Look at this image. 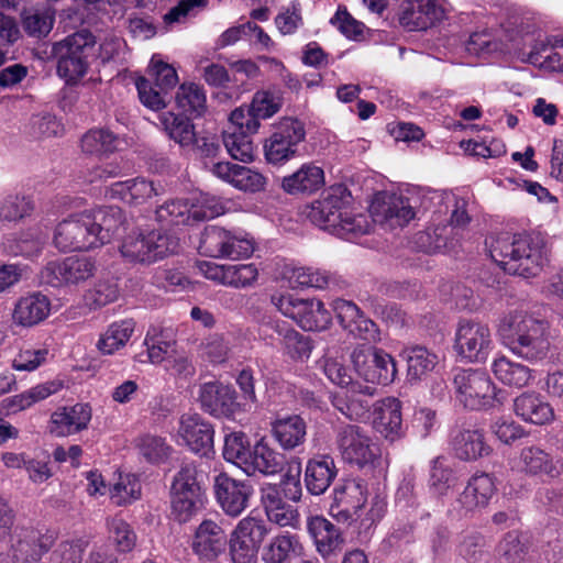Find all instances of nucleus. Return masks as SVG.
Listing matches in <instances>:
<instances>
[{
  "instance_id": "nucleus-1",
  "label": "nucleus",
  "mask_w": 563,
  "mask_h": 563,
  "mask_svg": "<svg viewBox=\"0 0 563 563\" xmlns=\"http://www.w3.org/2000/svg\"><path fill=\"white\" fill-rule=\"evenodd\" d=\"M549 247L540 232L498 235L489 242L492 260L511 275L530 278L537 276L549 263Z\"/></svg>"
},
{
  "instance_id": "nucleus-2",
  "label": "nucleus",
  "mask_w": 563,
  "mask_h": 563,
  "mask_svg": "<svg viewBox=\"0 0 563 563\" xmlns=\"http://www.w3.org/2000/svg\"><path fill=\"white\" fill-rule=\"evenodd\" d=\"M503 343L528 362L544 360L551 347L550 324L523 310L507 313L499 325Z\"/></svg>"
},
{
  "instance_id": "nucleus-3",
  "label": "nucleus",
  "mask_w": 563,
  "mask_h": 563,
  "mask_svg": "<svg viewBox=\"0 0 563 563\" xmlns=\"http://www.w3.org/2000/svg\"><path fill=\"white\" fill-rule=\"evenodd\" d=\"M222 213V201L203 192H194L189 198L168 201L156 210L158 221L174 225H192Z\"/></svg>"
},
{
  "instance_id": "nucleus-4",
  "label": "nucleus",
  "mask_w": 563,
  "mask_h": 563,
  "mask_svg": "<svg viewBox=\"0 0 563 563\" xmlns=\"http://www.w3.org/2000/svg\"><path fill=\"white\" fill-rule=\"evenodd\" d=\"M200 253L213 258L240 260L250 257L254 250V240L241 229L228 230L217 225L205 229Z\"/></svg>"
},
{
  "instance_id": "nucleus-5",
  "label": "nucleus",
  "mask_w": 563,
  "mask_h": 563,
  "mask_svg": "<svg viewBox=\"0 0 563 563\" xmlns=\"http://www.w3.org/2000/svg\"><path fill=\"white\" fill-rule=\"evenodd\" d=\"M306 139L305 123L292 117L282 118L265 140L264 155L272 165H284L299 155V146Z\"/></svg>"
},
{
  "instance_id": "nucleus-6",
  "label": "nucleus",
  "mask_w": 563,
  "mask_h": 563,
  "mask_svg": "<svg viewBox=\"0 0 563 563\" xmlns=\"http://www.w3.org/2000/svg\"><path fill=\"white\" fill-rule=\"evenodd\" d=\"M178 247L179 243L176 238L166 232L153 230L146 234L142 232L129 234L120 251L122 256L131 262L151 264L168 254L176 253Z\"/></svg>"
},
{
  "instance_id": "nucleus-7",
  "label": "nucleus",
  "mask_w": 563,
  "mask_h": 563,
  "mask_svg": "<svg viewBox=\"0 0 563 563\" xmlns=\"http://www.w3.org/2000/svg\"><path fill=\"white\" fill-rule=\"evenodd\" d=\"M336 446L344 462L360 468L375 467L380 459L378 444L356 424H346L338 431Z\"/></svg>"
},
{
  "instance_id": "nucleus-8",
  "label": "nucleus",
  "mask_w": 563,
  "mask_h": 563,
  "mask_svg": "<svg viewBox=\"0 0 563 563\" xmlns=\"http://www.w3.org/2000/svg\"><path fill=\"white\" fill-rule=\"evenodd\" d=\"M271 300L280 313L306 331H322L331 324L332 316L320 300L290 295H274Z\"/></svg>"
},
{
  "instance_id": "nucleus-9",
  "label": "nucleus",
  "mask_w": 563,
  "mask_h": 563,
  "mask_svg": "<svg viewBox=\"0 0 563 563\" xmlns=\"http://www.w3.org/2000/svg\"><path fill=\"white\" fill-rule=\"evenodd\" d=\"M92 223L87 210L74 212L59 221L53 232V244L62 253L97 249Z\"/></svg>"
},
{
  "instance_id": "nucleus-10",
  "label": "nucleus",
  "mask_w": 563,
  "mask_h": 563,
  "mask_svg": "<svg viewBox=\"0 0 563 563\" xmlns=\"http://www.w3.org/2000/svg\"><path fill=\"white\" fill-rule=\"evenodd\" d=\"M269 532L266 522L257 517L241 519L229 537L232 563H255L258 550Z\"/></svg>"
},
{
  "instance_id": "nucleus-11",
  "label": "nucleus",
  "mask_w": 563,
  "mask_h": 563,
  "mask_svg": "<svg viewBox=\"0 0 563 563\" xmlns=\"http://www.w3.org/2000/svg\"><path fill=\"white\" fill-rule=\"evenodd\" d=\"M351 363L357 376L373 385H388L394 382L397 369L394 358L385 351L357 345L351 353Z\"/></svg>"
},
{
  "instance_id": "nucleus-12",
  "label": "nucleus",
  "mask_w": 563,
  "mask_h": 563,
  "mask_svg": "<svg viewBox=\"0 0 563 563\" xmlns=\"http://www.w3.org/2000/svg\"><path fill=\"white\" fill-rule=\"evenodd\" d=\"M456 399L472 410L490 406L496 387L489 376L479 369H459L453 378Z\"/></svg>"
},
{
  "instance_id": "nucleus-13",
  "label": "nucleus",
  "mask_w": 563,
  "mask_h": 563,
  "mask_svg": "<svg viewBox=\"0 0 563 563\" xmlns=\"http://www.w3.org/2000/svg\"><path fill=\"white\" fill-rule=\"evenodd\" d=\"M453 349L462 360L485 362L493 349L490 329L482 322L461 320L455 329Z\"/></svg>"
},
{
  "instance_id": "nucleus-14",
  "label": "nucleus",
  "mask_w": 563,
  "mask_h": 563,
  "mask_svg": "<svg viewBox=\"0 0 563 563\" xmlns=\"http://www.w3.org/2000/svg\"><path fill=\"white\" fill-rule=\"evenodd\" d=\"M97 272V264L89 256H69L51 261L41 272L42 282L52 287L79 286Z\"/></svg>"
},
{
  "instance_id": "nucleus-15",
  "label": "nucleus",
  "mask_w": 563,
  "mask_h": 563,
  "mask_svg": "<svg viewBox=\"0 0 563 563\" xmlns=\"http://www.w3.org/2000/svg\"><path fill=\"white\" fill-rule=\"evenodd\" d=\"M352 203L346 187L335 185L323 191L321 197L307 207V218L320 229L332 233L341 213Z\"/></svg>"
},
{
  "instance_id": "nucleus-16",
  "label": "nucleus",
  "mask_w": 563,
  "mask_h": 563,
  "mask_svg": "<svg viewBox=\"0 0 563 563\" xmlns=\"http://www.w3.org/2000/svg\"><path fill=\"white\" fill-rule=\"evenodd\" d=\"M373 221L388 229L402 228L415 217L410 199L401 194L379 192L371 205Z\"/></svg>"
},
{
  "instance_id": "nucleus-17",
  "label": "nucleus",
  "mask_w": 563,
  "mask_h": 563,
  "mask_svg": "<svg viewBox=\"0 0 563 563\" xmlns=\"http://www.w3.org/2000/svg\"><path fill=\"white\" fill-rule=\"evenodd\" d=\"M213 490L222 511L232 518L246 510L253 495V487L249 482L235 479L225 473L214 477Z\"/></svg>"
},
{
  "instance_id": "nucleus-18",
  "label": "nucleus",
  "mask_w": 563,
  "mask_h": 563,
  "mask_svg": "<svg viewBox=\"0 0 563 563\" xmlns=\"http://www.w3.org/2000/svg\"><path fill=\"white\" fill-rule=\"evenodd\" d=\"M367 484L363 479H346L333 489L330 515L344 522L354 516L360 517L358 512L367 501Z\"/></svg>"
},
{
  "instance_id": "nucleus-19",
  "label": "nucleus",
  "mask_w": 563,
  "mask_h": 563,
  "mask_svg": "<svg viewBox=\"0 0 563 563\" xmlns=\"http://www.w3.org/2000/svg\"><path fill=\"white\" fill-rule=\"evenodd\" d=\"M229 537L213 519H203L195 529L191 550L201 560L214 561L225 553Z\"/></svg>"
},
{
  "instance_id": "nucleus-20",
  "label": "nucleus",
  "mask_w": 563,
  "mask_h": 563,
  "mask_svg": "<svg viewBox=\"0 0 563 563\" xmlns=\"http://www.w3.org/2000/svg\"><path fill=\"white\" fill-rule=\"evenodd\" d=\"M514 471L536 477L553 479L560 475V466L553 456L538 445H528L520 450L511 461Z\"/></svg>"
},
{
  "instance_id": "nucleus-21",
  "label": "nucleus",
  "mask_w": 563,
  "mask_h": 563,
  "mask_svg": "<svg viewBox=\"0 0 563 563\" xmlns=\"http://www.w3.org/2000/svg\"><path fill=\"white\" fill-rule=\"evenodd\" d=\"M332 309L341 325L353 336L368 342L379 340L376 324L354 302L338 298L332 301Z\"/></svg>"
},
{
  "instance_id": "nucleus-22",
  "label": "nucleus",
  "mask_w": 563,
  "mask_h": 563,
  "mask_svg": "<svg viewBox=\"0 0 563 563\" xmlns=\"http://www.w3.org/2000/svg\"><path fill=\"white\" fill-rule=\"evenodd\" d=\"M202 409L214 417H232L240 410L233 387L219 382L205 383L199 388Z\"/></svg>"
},
{
  "instance_id": "nucleus-23",
  "label": "nucleus",
  "mask_w": 563,
  "mask_h": 563,
  "mask_svg": "<svg viewBox=\"0 0 563 563\" xmlns=\"http://www.w3.org/2000/svg\"><path fill=\"white\" fill-rule=\"evenodd\" d=\"M376 393V388L361 383L342 389L332 397V405L336 410L351 420H360L367 416L371 405L369 398Z\"/></svg>"
},
{
  "instance_id": "nucleus-24",
  "label": "nucleus",
  "mask_w": 563,
  "mask_h": 563,
  "mask_svg": "<svg viewBox=\"0 0 563 563\" xmlns=\"http://www.w3.org/2000/svg\"><path fill=\"white\" fill-rule=\"evenodd\" d=\"M443 15L444 11L437 0H406L401 4L399 22L409 31L426 30Z\"/></svg>"
},
{
  "instance_id": "nucleus-25",
  "label": "nucleus",
  "mask_w": 563,
  "mask_h": 563,
  "mask_svg": "<svg viewBox=\"0 0 563 563\" xmlns=\"http://www.w3.org/2000/svg\"><path fill=\"white\" fill-rule=\"evenodd\" d=\"M211 173L236 189L249 192L263 190L267 181L266 177L257 170L230 162L213 164Z\"/></svg>"
},
{
  "instance_id": "nucleus-26",
  "label": "nucleus",
  "mask_w": 563,
  "mask_h": 563,
  "mask_svg": "<svg viewBox=\"0 0 563 563\" xmlns=\"http://www.w3.org/2000/svg\"><path fill=\"white\" fill-rule=\"evenodd\" d=\"M307 531L322 558L327 559L341 552L344 544L342 532L323 516L308 518Z\"/></svg>"
},
{
  "instance_id": "nucleus-27",
  "label": "nucleus",
  "mask_w": 563,
  "mask_h": 563,
  "mask_svg": "<svg viewBox=\"0 0 563 563\" xmlns=\"http://www.w3.org/2000/svg\"><path fill=\"white\" fill-rule=\"evenodd\" d=\"M91 416V408L87 404L58 408L51 416L49 431L57 437L76 434L88 428Z\"/></svg>"
},
{
  "instance_id": "nucleus-28",
  "label": "nucleus",
  "mask_w": 563,
  "mask_h": 563,
  "mask_svg": "<svg viewBox=\"0 0 563 563\" xmlns=\"http://www.w3.org/2000/svg\"><path fill=\"white\" fill-rule=\"evenodd\" d=\"M178 435L195 453H206L213 444L212 426L198 413H185L179 420Z\"/></svg>"
},
{
  "instance_id": "nucleus-29",
  "label": "nucleus",
  "mask_w": 563,
  "mask_h": 563,
  "mask_svg": "<svg viewBox=\"0 0 563 563\" xmlns=\"http://www.w3.org/2000/svg\"><path fill=\"white\" fill-rule=\"evenodd\" d=\"M496 493L495 479L487 473L473 475L456 503L465 514L485 508Z\"/></svg>"
},
{
  "instance_id": "nucleus-30",
  "label": "nucleus",
  "mask_w": 563,
  "mask_h": 563,
  "mask_svg": "<svg viewBox=\"0 0 563 563\" xmlns=\"http://www.w3.org/2000/svg\"><path fill=\"white\" fill-rule=\"evenodd\" d=\"M51 300L42 292H32L18 299L12 311L14 324L31 328L43 322L51 314Z\"/></svg>"
},
{
  "instance_id": "nucleus-31",
  "label": "nucleus",
  "mask_w": 563,
  "mask_h": 563,
  "mask_svg": "<svg viewBox=\"0 0 563 563\" xmlns=\"http://www.w3.org/2000/svg\"><path fill=\"white\" fill-rule=\"evenodd\" d=\"M54 542V533L26 530L12 545V559L15 563H36Z\"/></svg>"
},
{
  "instance_id": "nucleus-32",
  "label": "nucleus",
  "mask_w": 563,
  "mask_h": 563,
  "mask_svg": "<svg viewBox=\"0 0 563 563\" xmlns=\"http://www.w3.org/2000/svg\"><path fill=\"white\" fill-rule=\"evenodd\" d=\"M303 552V545L297 534L284 531L272 537L262 548L263 563H292Z\"/></svg>"
},
{
  "instance_id": "nucleus-33",
  "label": "nucleus",
  "mask_w": 563,
  "mask_h": 563,
  "mask_svg": "<svg viewBox=\"0 0 563 563\" xmlns=\"http://www.w3.org/2000/svg\"><path fill=\"white\" fill-rule=\"evenodd\" d=\"M324 172L317 164H302L292 174L282 179V188L288 195H311L324 185Z\"/></svg>"
},
{
  "instance_id": "nucleus-34",
  "label": "nucleus",
  "mask_w": 563,
  "mask_h": 563,
  "mask_svg": "<svg viewBox=\"0 0 563 563\" xmlns=\"http://www.w3.org/2000/svg\"><path fill=\"white\" fill-rule=\"evenodd\" d=\"M373 426L375 430L389 440L401 434L402 418L401 404L397 398L387 397L374 405Z\"/></svg>"
},
{
  "instance_id": "nucleus-35",
  "label": "nucleus",
  "mask_w": 563,
  "mask_h": 563,
  "mask_svg": "<svg viewBox=\"0 0 563 563\" xmlns=\"http://www.w3.org/2000/svg\"><path fill=\"white\" fill-rule=\"evenodd\" d=\"M87 212L92 223L93 235L97 239V247L110 242L125 222L122 210L117 206L93 208Z\"/></svg>"
},
{
  "instance_id": "nucleus-36",
  "label": "nucleus",
  "mask_w": 563,
  "mask_h": 563,
  "mask_svg": "<svg viewBox=\"0 0 563 563\" xmlns=\"http://www.w3.org/2000/svg\"><path fill=\"white\" fill-rule=\"evenodd\" d=\"M156 195L158 190L154 183L144 177L114 183L106 191L107 197L133 206L143 205Z\"/></svg>"
},
{
  "instance_id": "nucleus-37",
  "label": "nucleus",
  "mask_w": 563,
  "mask_h": 563,
  "mask_svg": "<svg viewBox=\"0 0 563 563\" xmlns=\"http://www.w3.org/2000/svg\"><path fill=\"white\" fill-rule=\"evenodd\" d=\"M247 456L242 471L249 476L257 473L266 476L275 475L283 470L285 463V456L263 440L256 442Z\"/></svg>"
},
{
  "instance_id": "nucleus-38",
  "label": "nucleus",
  "mask_w": 563,
  "mask_h": 563,
  "mask_svg": "<svg viewBox=\"0 0 563 563\" xmlns=\"http://www.w3.org/2000/svg\"><path fill=\"white\" fill-rule=\"evenodd\" d=\"M451 448L454 455L461 461H476L493 452L492 446L486 442L484 432L476 429L457 431L451 440Z\"/></svg>"
},
{
  "instance_id": "nucleus-39",
  "label": "nucleus",
  "mask_w": 563,
  "mask_h": 563,
  "mask_svg": "<svg viewBox=\"0 0 563 563\" xmlns=\"http://www.w3.org/2000/svg\"><path fill=\"white\" fill-rule=\"evenodd\" d=\"M338 470L330 455H317L307 462L305 483L312 495L323 494L336 477Z\"/></svg>"
},
{
  "instance_id": "nucleus-40",
  "label": "nucleus",
  "mask_w": 563,
  "mask_h": 563,
  "mask_svg": "<svg viewBox=\"0 0 563 563\" xmlns=\"http://www.w3.org/2000/svg\"><path fill=\"white\" fill-rule=\"evenodd\" d=\"M272 433L284 450H292L305 442L307 426L300 416H287L272 423Z\"/></svg>"
},
{
  "instance_id": "nucleus-41",
  "label": "nucleus",
  "mask_w": 563,
  "mask_h": 563,
  "mask_svg": "<svg viewBox=\"0 0 563 563\" xmlns=\"http://www.w3.org/2000/svg\"><path fill=\"white\" fill-rule=\"evenodd\" d=\"M490 368L495 378L509 387L523 388L533 379L532 369L506 356L496 357Z\"/></svg>"
},
{
  "instance_id": "nucleus-42",
  "label": "nucleus",
  "mask_w": 563,
  "mask_h": 563,
  "mask_svg": "<svg viewBox=\"0 0 563 563\" xmlns=\"http://www.w3.org/2000/svg\"><path fill=\"white\" fill-rule=\"evenodd\" d=\"M523 60L544 70L563 71V40L537 42Z\"/></svg>"
},
{
  "instance_id": "nucleus-43",
  "label": "nucleus",
  "mask_w": 563,
  "mask_h": 563,
  "mask_svg": "<svg viewBox=\"0 0 563 563\" xmlns=\"http://www.w3.org/2000/svg\"><path fill=\"white\" fill-rule=\"evenodd\" d=\"M514 409L517 416L534 424H544L554 418L552 407L534 394H522L517 397Z\"/></svg>"
},
{
  "instance_id": "nucleus-44",
  "label": "nucleus",
  "mask_w": 563,
  "mask_h": 563,
  "mask_svg": "<svg viewBox=\"0 0 563 563\" xmlns=\"http://www.w3.org/2000/svg\"><path fill=\"white\" fill-rule=\"evenodd\" d=\"M404 358L407 362V377L410 382L422 379L432 372L439 363L438 355L421 345L404 350Z\"/></svg>"
},
{
  "instance_id": "nucleus-45",
  "label": "nucleus",
  "mask_w": 563,
  "mask_h": 563,
  "mask_svg": "<svg viewBox=\"0 0 563 563\" xmlns=\"http://www.w3.org/2000/svg\"><path fill=\"white\" fill-rule=\"evenodd\" d=\"M275 331L280 336L283 354L295 362L307 361L312 352V343L309 336L291 328L277 325Z\"/></svg>"
},
{
  "instance_id": "nucleus-46",
  "label": "nucleus",
  "mask_w": 563,
  "mask_h": 563,
  "mask_svg": "<svg viewBox=\"0 0 563 563\" xmlns=\"http://www.w3.org/2000/svg\"><path fill=\"white\" fill-rule=\"evenodd\" d=\"M159 123L168 137L181 147L195 144V126L188 118L174 112H165L161 114Z\"/></svg>"
},
{
  "instance_id": "nucleus-47",
  "label": "nucleus",
  "mask_w": 563,
  "mask_h": 563,
  "mask_svg": "<svg viewBox=\"0 0 563 563\" xmlns=\"http://www.w3.org/2000/svg\"><path fill=\"white\" fill-rule=\"evenodd\" d=\"M134 329L135 323L131 319L113 322L100 335L97 342L98 350L102 354H113L126 344L132 336Z\"/></svg>"
},
{
  "instance_id": "nucleus-48",
  "label": "nucleus",
  "mask_w": 563,
  "mask_h": 563,
  "mask_svg": "<svg viewBox=\"0 0 563 563\" xmlns=\"http://www.w3.org/2000/svg\"><path fill=\"white\" fill-rule=\"evenodd\" d=\"M371 227L372 224L368 217L361 212H354L350 205L341 213L331 234L338 235L344 240H354L368 233Z\"/></svg>"
},
{
  "instance_id": "nucleus-49",
  "label": "nucleus",
  "mask_w": 563,
  "mask_h": 563,
  "mask_svg": "<svg viewBox=\"0 0 563 563\" xmlns=\"http://www.w3.org/2000/svg\"><path fill=\"white\" fill-rule=\"evenodd\" d=\"M176 106L184 113L200 117L207 109V96L205 89L194 82L179 86L175 96Z\"/></svg>"
},
{
  "instance_id": "nucleus-50",
  "label": "nucleus",
  "mask_w": 563,
  "mask_h": 563,
  "mask_svg": "<svg viewBox=\"0 0 563 563\" xmlns=\"http://www.w3.org/2000/svg\"><path fill=\"white\" fill-rule=\"evenodd\" d=\"M453 235V228L445 221H433L416 238L417 245L424 252H439L449 247Z\"/></svg>"
},
{
  "instance_id": "nucleus-51",
  "label": "nucleus",
  "mask_w": 563,
  "mask_h": 563,
  "mask_svg": "<svg viewBox=\"0 0 563 563\" xmlns=\"http://www.w3.org/2000/svg\"><path fill=\"white\" fill-rule=\"evenodd\" d=\"M123 144V140L107 129L90 130L81 139V147L89 154H110Z\"/></svg>"
},
{
  "instance_id": "nucleus-52",
  "label": "nucleus",
  "mask_w": 563,
  "mask_h": 563,
  "mask_svg": "<svg viewBox=\"0 0 563 563\" xmlns=\"http://www.w3.org/2000/svg\"><path fill=\"white\" fill-rule=\"evenodd\" d=\"M23 30L29 36L42 38L48 35L55 22V11L46 9L24 10L21 14Z\"/></svg>"
},
{
  "instance_id": "nucleus-53",
  "label": "nucleus",
  "mask_w": 563,
  "mask_h": 563,
  "mask_svg": "<svg viewBox=\"0 0 563 563\" xmlns=\"http://www.w3.org/2000/svg\"><path fill=\"white\" fill-rule=\"evenodd\" d=\"M108 539L119 553H129L136 545V533L124 519L114 516L106 521Z\"/></svg>"
},
{
  "instance_id": "nucleus-54",
  "label": "nucleus",
  "mask_w": 563,
  "mask_h": 563,
  "mask_svg": "<svg viewBox=\"0 0 563 563\" xmlns=\"http://www.w3.org/2000/svg\"><path fill=\"white\" fill-rule=\"evenodd\" d=\"M139 454L151 464L165 462L172 452L164 438L155 434H143L135 440Z\"/></svg>"
},
{
  "instance_id": "nucleus-55",
  "label": "nucleus",
  "mask_w": 563,
  "mask_h": 563,
  "mask_svg": "<svg viewBox=\"0 0 563 563\" xmlns=\"http://www.w3.org/2000/svg\"><path fill=\"white\" fill-rule=\"evenodd\" d=\"M250 132L225 130L223 144L232 158L244 163L254 159V145Z\"/></svg>"
},
{
  "instance_id": "nucleus-56",
  "label": "nucleus",
  "mask_w": 563,
  "mask_h": 563,
  "mask_svg": "<svg viewBox=\"0 0 563 563\" xmlns=\"http://www.w3.org/2000/svg\"><path fill=\"white\" fill-rule=\"evenodd\" d=\"M456 482L453 470L445 464L444 459L437 457L432 461L429 479L432 494L445 496L455 487Z\"/></svg>"
},
{
  "instance_id": "nucleus-57",
  "label": "nucleus",
  "mask_w": 563,
  "mask_h": 563,
  "mask_svg": "<svg viewBox=\"0 0 563 563\" xmlns=\"http://www.w3.org/2000/svg\"><path fill=\"white\" fill-rule=\"evenodd\" d=\"M109 496L117 506H125L141 497V483L133 474H120L118 482L109 489Z\"/></svg>"
},
{
  "instance_id": "nucleus-58",
  "label": "nucleus",
  "mask_w": 563,
  "mask_h": 563,
  "mask_svg": "<svg viewBox=\"0 0 563 563\" xmlns=\"http://www.w3.org/2000/svg\"><path fill=\"white\" fill-rule=\"evenodd\" d=\"M251 451L249 438L245 433L234 431L225 435L223 446V457L225 461L243 470Z\"/></svg>"
},
{
  "instance_id": "nucleus-59",
  "label": "nucleus",
  "mask_w": 563,
  "mask_h": 563,
  "mask_svg": "<svg viewBox=\"0 0 563 563\" xmlns=\"http://www.w3.org/2000/svg\"><path fill=\"white\" fill-rule=\"evenodd\" d=\"M202 497L170 488L172 515L179 522L189 521L202 505Z\"/></svg>"
},
{
  "instance_id": "nucleus-60",
  "label": "nucleus",
  "mask_w": 563,
  "mask_h": 563,
  "mask_svg": "<svg viewBox=\"0 0 563 563\" xmlns=\"http://www.w3.org/2000/svg\"><path fill=\"white\" fill-rule=\"evenodd\" d=\"M42 240L34 231L23 232L20 236H8L2 242V249L10 255L31 256L42 247Z\"/></svg>"
},
{
  "instance_id": "nucleus-61",
  "label": "nucleus",
  "mask_w": 563,
  "mask_h": 563,
  "mask_svg": "<svg viewBox=\"0 0 563 563\" xmlns=\"http://www.w3.org/2000/svg\"><path fill=\"white\" fill-rule=\"evenodd\" d=\"M51 356L46 345L25 346L19 351L12 361V367L19 372H32L45 364Z\"/></svg>"
},
{
  "instance_id": "nucleus-62",
  "label": "nucleus",
  "mask_w": 563,
  "mask_h": 563,
  "mask_svg": "<svg viewBox=\"0 0 563 563\" xmlns=\"http://www.w3.org/2000/svg\"><path fill=\"white\" fill-rule=\"evenodd\" d=\"M95 43L96 40L92 33L87 30H81L55 43L53 53L85 56L86 51L90 49Z\"/></svg>"
},
{
  "instance_id": "nucleus-63",
  "label": "nucleus",
  "mask_w": 563,
  "mask_h": 563,
  "mask_svg": "<svg viewBox=\"0 0 563 563\" xmlns=\"http://www.w3.org/2000/svg\"><path fill=\"white\" fill-rule=\"evenodd\" d=\"M170 488L203 498L201 475L194 463H184L181 465L174 476Z\"/></svg>"
},
{
  "instance_id": "nucleus-64",
  "label": "nucleus",
  "mask_w": 563,
  "mask_h": 563,
  "mask_svg": "<svg viewBox=\"0 0 563 563\" xmlns=\"http://www.w3.org/2000/svg\"><path fill=\"white\" fill-rule=\"evenodd\" d=\"M33 202L25 196H9L0 206L1 221H18L31 214Z\"/></svg>"
}]
</instances>
